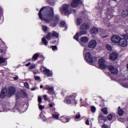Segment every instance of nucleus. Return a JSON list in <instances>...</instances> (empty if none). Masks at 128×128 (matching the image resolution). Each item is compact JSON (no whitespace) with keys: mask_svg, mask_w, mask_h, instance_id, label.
I'll return each mask as SVG.
<instances>
[{"mask_svg":"<svg viewBox=\"0 0 128 128\" xmlns=\"http://www.w3.org/2000/svg\"><path fill=\"white\" fill-rule=\"evenodd\" d=\"M124 112L122 109L120 108V106H119L118 108V114L119 116H122L124 114Z\"/></svg>","mask_w":128,"mask_h":128,"instance_id":"23","label":"nucleus"},{"mask_svg":"<svg viewBox=\"0 0 128 128\" xmlns=\"http://www.w3.org/2000/svg\"><path fill=\"white\" fill-rule=\"evenodd\" d=\"M102 128H108V126L106 124H103L102 126Z\"/></svg>","mask_w":128,"mask_h":128,"instance_id":"48","label":"nucleus"},{"mask_svg":"<svg viewBox=\"0 0 128 128\" xmlns=\"http://www.w3.org/2000/svg\"><path fill=\"white\" fill-rule=\"evenodd\" d=\"M70 118H68L66 116H62L60 117V120L62 122H68Z\"/></svg>","mask_w":128,"mask_h":128,"instance_id":"19","label":"nucleus"},{"mask_svg":"<svg viewBox=\"0 0 128 128\" xmlns=\"http://www.w3.org/2000/svg\"><path fill=\"white\" fill-rule=\"evenodd\" d=\"M102 111L104 114H108V108H104L102 109Z\"/></svg>","mask_w":128,"mask_h":128,"instance_id":"29","label":"nucleus"},{"mask_svg":"<svg viewBox=\"0 0 128 128\" xmlns=\"http://www.w3.org/2000/svg\"><path fill=\"white\" fill-rule=\"evenodd\" d=\"M80 102L81 104H82V98H80Z\"/></svg>","mask_w":128,"mask_h":128,"instance_id":"57","label":"nucleus"},{"mask_svg":"<svg viewBox=\"0 0 128 128\" xmlns=\"http://www.w3.org/2000/svg\"><path fill=\"white\" fill-rule=\"evenodd\" d=\"M38 17L41 20H44L45 22L50 24V26L54 28L56 26L60 20V17L58 16H54V8L52 7H43L41 8L38 12Z\"/></svg>","mask_w":128,"mask_h":128,"instance_id":"1","label":"nucleus"},{"mask_svg":"<svg viewBox=\"0 0 128 128\" xmlns=\"http://www.w3.org/2000/svg\"><path fill=\"white\" fill-rule=\"evenodd\" d=\"M88 50H88V48L86 47L84 48V52H88Z\"/></svg>","mask_w":128,"mask_h":128,"instance_id":"51","label":"nucleus"},{"mask_svg":"<svg viewBox=\"0 0 128 128\" xmlns=\"http://www.w3.org/2000/svg\"><path fill=\"white\" fill-rule=\"evenodd\" d=\"M0 52H2V53L4 52V50H0Z\"/></svg>","mask_w":128,"mask_h":128,"instance_id":"58","label":"nucleus"},{"mask_svg":"<svg viewBox=\"0 0 128 128\" xmlns=\"http://www.w3.org/2000/svg\"><path fill=\"white\" fill-rule=\"evenodd\" d=\"M38 104H42V98H40V96H38Z\"/></svg>","mask_w":128,"mask_h":128,"instance_id":"47","label":"nucleus"},{"mask_svg":"<svg viewBox=\"0 0 128 128\" xmlns=\"http://www.w3.org/2000/svg\"><path fill=\"white\" fill-rule=\"evenodd\" d=\"M14 80H18V76H16L14 78Z\"/></svg>","mask_w":128,"mask_h":128,"instance_id":"53","label":"nucleus"},{"mask_svg":"<svg viewBox=\"0 0 128 128\" xmlns=\"http://www.w3.org/2000/svg\"><path fill=\"white\" fill-rule=\"evenodd\" d=\"M52 44H54L56 43V41H54V42H51Z\"/></svg>","mask_w":128,"mask_h":128,"instance_id":"62","label":"nucleus"},{"mask_svg":"<svg viewBox=\"0 0 128 128\" xmlns=\"http://www.w3.org/2000/svg\"><path fill=\"white\" fill-rule=\"evenodd\" d=\"M52 50H58V48L56 47V46H52Z\"/></svg>","mask_w":128,"mask_h":128,"instance_id":"44","label":"nucleus"},{"mask_svg":"<svg viewBox=\"0 0 128 128\" xmlns=\"http://www.w3.org/2000/svg\"><path fill=\"white\" fill-rule=\"evenodd\" d=\"M98 6H100V8H102V6H102V4H100V3H98Z\"/></svg>","mask_w":128,"mask_h":128,"instance_id":"60","label":"nucleus"},{"mask_svg":"<svg viewBox=\"0 0 128 128\" xmlns=\"http://www.w3.org/2000/svg\"><path fill=\"white\" fill-rule=\"evenodd\" d=\"M80 113H78L75 116V120H76L78 121V120H80Z\"/></svg>","mask_w":128,"mask_h":128,"instance_id":"34","label":"nucleus"},{"mask_svg":"<svg viewBox=\"0 0 128 128\" xmlns=\"http://www.w3.org/2000/svg\"><path fill=\"white\" fill-rule=\"evenodd\" d=\"M98 67L100 68H106V60H104L100 59L98 60Z\"/></svg>","mask_w":128,"mask_h":128,"instance_id":"14","label":"nucleus"},{"mask_svg":"<svg viewBox=\"0 0 128 128\" xmlns=\"http://www.w3.org/2000/svg\"><path fill=\"white\" fill-rule=\"evenodd\" d=\"M4 112V108H2V105H0V112Z\"/></svg>","mask_w":128,"mask_h":128,"instance_id":"45","label":"nucleus"},{"mask_svg":"<svg viewBox=\"0 0 128 128\" xmlns=\"http://www.w3.org/2000/svg\"><path fill=\"white\" fill-rule=\"evenodd\" d=\"M108 68L112 74H118V68H114V66L111 65L109 66Z\"/></svg>","mask_w":128,"mask_h":128,"instance_id":"16","label":"nucleus"},{"mask_svg":"<svg viewBox=\"0 0 128 128\" xmlns=\"http://www.w3.org/2000/svg\"><path fill=\"white\" fill-rule=\"evenodd\" d=\"M85 58L90 64H94L98 61V58L96 56L92 55L90 52H88L85 54Z\"/></svg>","mask_w":128,"mask_h":128,"instance_id":"4","label":"nucleus"},{"mask_svg":"<svg viewBox=\"0 0 128 128\" xmlns=\"http://www.w3.org/2000/svg\"><path fill=\"white\" fill-rule=\"evenodd\" d=\"M118 44L120 46H122V48H124L128 46V40H126L124 38H120V40L119 41V43H118Z\"/></svg>","mask_w":128,"mask_h":128,"instance_id":"10","label":"nucleus"},{"mask_svg":"<svg viewBox=\"0 0 128 128\" xmlns=\"http://www.w3.org/2000/svg\"><path fill=\"white\" fill-rule=\"evenodd\" d=\"M90 25L88 23L84 22L81 25L80 30H90Z\"/></svg>","mask_w":128,"mask_h":128,"instance_id":"20","label":"nucleus"},{"mask_svg":"<svg viewBox=\"0 0 128 128\" xmlns=\"http://www.w3.org/2000/svg\"><path fill=\"white\" fill-rule=\"evenodd\" d=\"M38 56H40V53L34 54L32 57V60H36L38 58Z\"/></svg>","mask_w":128,"mask_h":128,"instance_id":"25","label":"nucleus"},{"mask_svg":"<svg viewBox=\"0 0 128 128\" xmlns=\"http://www.w3.org/2000/svg\"><path fill=\"white\" fill-rule=\"evenodd\" d=\"M34 68H36V64H32L30 66L29 68H30V70H34Z\"/></svg>","mask_w":128,"mask_h":128,"instance_id":"36","label":"nucleus"},{"mask_svg":"<svg viewBox=\"0 0 128 128\" xmlns=\"http://www.w3.org/2000/svg\"><path fill=\"white\" fill-rule=\"evenodd\" d=\"M98 45V42L96 40H90L88 44V46L89 48H95Z\"/></svg>","mask_w":128,"mask_h":128,"instance_id":"9","label":"nucleus"},{"mask_svg":"<svg viewBox=\"0 0 128 128\" xmlns=\"http://www.w3.org/2000/svg\"><path fill=\"white\" fill-rule=\"evenodd\" d=\"M6 62V58L4 57H0V64Z\"/></svg>","mask_w":128,"mask_h":128,"instance_id":"33","label":"nucleus"},{"mask_svg":"<svg viewBox=\"0 0 128 128\" xmlns=\"http://www.w3.org/2000/svg\"><path fill=\"white\" fill-rule=\"evenodd\" d=\"M31 90H36V87L32 88Z\"/></svg>","mask_w":128,"mask_h":128,"instance_id":"56","label":"nucleus"},{"mask_svg":"<svg viewBox=\"0 0 128 128\" xmlns=\"http://www.w3.org/2000/svg\"><path fill=\"white\" fill-rule=\"evenodd\" d=\"M90 109L92 112H96V108L94 106H92Z\"/></svg>","mask_w":128,"mask_h":128,"instance_id":"35","label":"nucleus"},{"mask_svg":"<svg viewBox=\"0 0 128 128\" xmlns=\"http://www.w3.org/2000/svg\"><path fill=\"white\" fill-rule=\"evenodd\" d=\"M73 2L71 4V6L72 8H76L78 4H82V0H72Z\"/></svg>","mask_w":128,"mask_h":128,"instance_id":"15","label":"nucleus"},{"mask_svg":"<svg viewBox=\"0 0 128 128\" xmlns=\"http://www.w3.org/2000/svg\"><path fill=\"white\" fill-rule=\"evenodd\" d=\"M78 94L76 93H74L70 95H68L65 99V102L67 104H72V106H76L78 104V100H76Z\"/></svg>","mask_w":128,"mask_h":128,"instance_id":"3","label":"nucleus"},{"mask_svg":"<svg viewBox=\"0 0 128 128\" xmlns=\"http://www.w3.org/2000/svg\"><path fill=\"white\" fill-rule=\"evenodd\" d=\"M86 124H87L88 126V124H90V120H87L86 122Z\"/></svg>","mask_w":128,"mask_h":128,"instance_id":"52","label":"nucleus"},{"mask_svg":"<svg viewBox=\"0 0 128 128\" xmlns=\"http://www.w3.org/2000/svg\"><path fill=\"white\" fill-rule=\"evenodd\" d=\"M42 28L44 32H46V30H48V27L46 26H42Z\"/></svg>","mask_w":128,"mask_h":128,"instance_id":"39","label":"nucleus"},{"mask_svg":"<svg viewBox=\"0 0 128 128\" xmlns=\"http://www.w3.org/2000/svg\"><path fill=\"white\" fill-rule=\"evenodd\" d=\"M44 88V86L42 85L40 86V88Z\"/></svg>","mask_w":128,"mask_h":128,"instance_id":"59","label":"nucleus"},{"mask_svg":"<svg viewBox=\"0 0 128 128\" xmlns=\"http://www.w3.org/2000/svg\"><path fill=\"white\" fill-rule=\"evenodd\" d=\"M38 106L40 110H44V106H42L40 104H38Z\"/></svg>","mask_w":128,"mask_h":128,"instance_id":"32","label":"nucleus"},{"mask_svg":"<svg viewBox=\"0 0 128 128\" xmlns=\"http://www.w3.org/2000/svg\"><path fill=\"white\" fill-rule=\"evenodd\" d=\"M40 118H42V120H44V122H45V120H46V117L44 116V114H42V113L40 114Z\"/></svg>","mask_w":128,"mask_h":128,"instance_id":"31","label":"nucleus"},{"mask_svg":"<svg viewBox=\"0 0 128 128\" xmlns=\"http://www.w3.org/2000/svg\"><path fill=\"white\" fill-rule=\"evenodd\" d=\"M44 88L48 90L47 92L49 94H54V87H51L48 85H46L44 87Z\"/></svg>","mask_w":128,"mask_h":128,"instance_id":"12","label":"nucleus"},{"mask_svg":"<svg viewBox=\"0 0 128 128\" xmlns=\"http://www.w3.org/2000/svg\"><path fill=\"white\" fill-rule=\"evenodd\" d=\"M52 38V33H48V34L46 36V38L47 40H50Z\"/></svg>","mask_w":128,"mask_h":128,"instance_id":"28","label":"nucleus"},{"mask_svg":"<svg viewBox=\"0 0 128 128\" xmlns=\"http://www.w3.org/2000/svg\"><path fill=\"white\" fill-rule=\"evenodd\" d=\"M100 106H101V108H102V105L100 104Z\"/></svg>","mask_w":128,"mask_h":128,"instance_id":"63","label":"nucleus"},{"mask_svg":"<svg viewBox=\"0 0 128 128\" xmlns=\"http://www.w3.org/2000/svg\"><path fill=\"white\" fill-rule=\"evenodd\" d=\"M108 18H109L108 16Z\"/></svg>","mask_w":128,"mask_h":128,"instance_id":"64","label":"nucleus"},{"mask_svg":"<svg viewBox=\"0 0 128 128\" xmlns=\"http://www.w3.org/2000/svg\"><path fill=\"white\" fill-rule=\"evenodd\" d=\"M60 12L61 14H65L66 16H68V14H70L72 12V14H76V11L74 9L70 8V4H64L62 8H60Z\"/></svg>","mask_w":128,"mask_h":128,"instance_id":"2","label":"nucleus"},{"mask_svg":"<svg viewBox=\"0 0 128 128\" xmlns=\"http://www.w3.org/2000/svg\"><path fill=\"white\" fill-rule=\"evenodd\" d=\"M90 40V39L86 37V36H82L80 38V44L81 46H83V48H84L86 46V44Z\"/></svg>","mask_w":128,"mask_h":128,"instance_id":"8","label":"nucleus"},{"mask_svg":"<svg viewBox=\"0 0 128 128\" xmlns=\"http://www.w3.org/2000/svg\"><path fill=\"white\" fill-rule=\"evenodd\" d=\"M41 72H43L44 74L48 76V78H52V71L48 69L44 66H42L40 68Z\"/></svg>","mask_w":128,"mask_h":128,"instance_id":"5","label":"nucleus"},{"mask_svg":"<svg viewBox=\"0 0 128 128\" xmlns=\"http://www.w3.org/2000/svg\"><path fill=\"white\" fill-rule=\"evenodd\" d=\"M52 116L54 118L58 120L60 116V114H58V113H54V114H52Z\"/></svg>","mask_w":128,"mask_h":128,"instance_id":"27","label":"nucleus"},{"mask_svg":"<svg viewBox=\"0 0 128 128\" xmlns=\"http://www.w3.org/2000/svg\"><path fill=\"white\" fill-rule=\"evenodd\" d=\"M90 32L91 34H96L98 32V28H97L94 27L90 29Z\"/></svg>","mask_w":128,"mask_h":128,"instance_id":"22","label":"nucleus"},{"mask_svg":"<svg viewBox=\"0 0 128 128\" xmlns=\"http://www.w3.org/2000/svg\"><path fill=\"white\" fill-rule=\"evenodd\" d=\"M14 94H16V88L14 86L9 87L8 92H7L8 96L10 98L12 96H14Z\"/></svg>","mask_w":128,"mask_h":128,"instance_id":"7","label":"nucleus"},{"mask_svg":"<svg viewBox=\"0 0 128 128\" xmlns=\"http://www.w3.org/2000/svg\"><path fill=\"white\" fill-rule=\"evenodd\" d=\"M118 54L116 52H112L110 54V58L111 60H116L118 58Z\"/></svg>","mask_w":128,"mask_h":128,"instance_id":"18","label":"nucleus"},{"mask_svg":"<svg viewBox=\"0 0 128 128\" xmlns=\"http://www.w3.org/2000/svg\"><path fill=\"white\" fill-rule=\"evenodd\" d=\"M66 22H64V21H62L60 22V26H61V28H62L64 26H66Z\"/></svg>","mask_w":128,"mask_h":128,"instance_id":"37","label":"nucleus"},{"mask_svg":"<svg viewBox=\"0 0 128 128\" xmlns=\"http://www.w3.org/2000/svg\"><path fill=\"white\" fill-rule=\"evenodd\" d=\"M26 93L24 90L21 91L20 92H17L16 94V100H20L21 98H26Z\"/></svg>","mask_w":128,"mask_h":128,"instance_id":"13","label":"nucleus"},{"mask_svg":"<svg viewBox=\"0 0 128 128\" xmlns=\"http://www.w3.org/2000/svg\"><path fill=\"white\" fill-rule=\"evenodd\" d=\"M82 24V20L81 18H77L76 24L77 26H80Z\"/></svg>","mask_w":128,"mask_h":128,"instance_id":"26","label":"nucleus"},{"mask_svg":"<svg viewBox=\"0 0 128 128\" xmlns=\"http://www.w3.org/2000/svg\"><path fill=\"white\" fill-rule=\"evenodd\" d=\"M88 34V32L86 30L80 31L79 33L77 32L74 37V40H76L78 41V38H80V36H84V34Z\"/></svg>","mask_w":128,"mask_h":128,"instance_id":"11","label":"nucleus"},{"mask_svg":"<svg viewBox=\"0 0 128 128\" xmlns=\"http://www.w3.org/2000/svg\"><path fill=\"white\" fill-rule=\"evenodd\" d=\"M24 86L25 88H30V84H28V82H26L24 84Z\"/></svg>","mask_w":128,"mask_h":128,"instance_id":"38","label":"nucleus"},{"mask_svg":"<svg viewBox=\"0 0 128 128\" xmlns=\"http://www.w3.org/2000/svg\"><path fill=\"white\" fill-rule=\"evenodd\" d=\"M122 86L124 88H128V84H123Z\"/></svg>","mask_w":128,"mask_h":128,"instance_id":"50","label":"nucleus"},{"mask_svg":"<svg viewBox=\"0 0 128 128\" xmlns=\"http://www.w3.org/2000/svg\"><path fill=\"white\" fill-rule=\"evenodd\" d=\"M42 42H43V44H44V46H47L48 45V41L46 40V38H43L42 39Z\"/></svg>","mask_w":128,"mask_h":128,"instance_id":"30","label":"nucleus"},{"mask_svg":"<svg viewBox=\"0 0 128 128\" xmlns=\"http://www.w3.org/2000/svg\"><path fill=\"white\" fill-rule=\"evenodd\" d=\"M52 34V36L53 38H58V36H60V34L56 32H53Z\"/></svg>","mask_w":128,"mask_h":128,"instance_id":"24","label":"nucleus"},{"mask_svg":"<svg viewBox=\"0 0 128 128\" xmlns=\"http://www.w3.org/2000/svg\"><path fill=\"white\" fill-rule=\"evenodd\" d=\"M43 98H44V100H48V96L46 95H44L43 96Z\"/></svg>","mask_w":128,"mask_h":128,"instance_id":"49","label":"nucleus"},{"mask_svg":"<svg viewBox=\"0 0 128 128\" xmlns=\"http://www.w3.org/2000/svg\"><path fill=\"white\" fill-rule=\"evenodd\" d=\"M106 48H107V50H112V46H110V45L107 44L106 45Z\"/></svg>","mask_w":128,"mask_h":128,"instance_id":"41","label":"nucleus"},{"mask_svg":"<svg viewBox=\"0 0 128 128\" xmlns=\"http://www.w3.org/2000/svg\"><path fill=\"white\" fill-rule=\"evenodd\" d=\"M6 96H8V89L5 88L2 90L0 98H4Z\"/></svg>","mask_w":128,"mask_h":128,"instance_id":"17","label":"nucleus"},{"mask_svg":"<svg viewBox=\"0 0 128 128\" xmlns=\"http://www.w3.org/2000/svg\"><path fill=\"white\" fill-rule=\"evenodd\" d=\"M49 106L50 108H54V104H49Z\"/></svg>","mask_w":128,"mask_h":128,"instance_id":"54","label":"nucleus"},{"mask_svg":"<svg viewBox=\"0 0 128 128\" xmlns=\"http://www.w3.org/2000/svg\"><path fill=\"white\" fill-rule=\"evenodd\" d=\"M104 116L100 114L98 116V120H104Z\"/></svg>","mask_w":128,"mask_h":128,"instance_id":"40","label":"nucleus"},{"mask_svg":"<svg viewBox=\"0 0 128 128\" xmlns=\"http://www.w3.org/2000/svg\"><path fill=\"white\" fill-rule=\"evenodd\" d=\"M34 78L36 80H40V78L38 76H34Z\"/></svg>","mask_w":128,"mask_h":128,"instance_id":"43","label":"nucleus"},{"mask_svg":"<svg viewBox=\"0 0 128 128\" xmlns=\"http://www.w3.org/2000/svg\"><path fill=\"white\" fill-rule=\"evenodd\" d=\"M122 16H123V18H126V16H128V8L126 9H124L122 12Z\"/></svg>","mask_w":128,"mask_h":128,"instance_id":"21","label":"nucleus"},{"mask_svg":"<svg viewBox=\"0 0 128 128\" xmlns=\"http://www.w3.org/2000/svg\"><path fill=\"white\" fill-rule=\"evenodd\" d=\"M34 74H36V72H33Z\"/></svg>","mask_w":128,"mask_h":128,"instance_id":"61","label":"nucleus"},{"mask_svg":"<svg viewBox=\"0 0 128 128\" xmlns=\"http://www.w3.org/2000/svg\"><path fill=\"white\" fill-rule=\"evenodd\" d=\"M121 38L122 37L118 36V35L114 34L112 36L111 41L114 44H118Z\"/></svg>","mask_w":128,"mask_h":128,"instance_id":"6","label":"nucleus"},{"mask_svg":"<svg viewBox=\"0 0 128 128\" xmlns=\"http://www.w3.org/2000/svg\"><path fill=\"white\" fill-rule=\"evenodd\" d=\"M108 118L109 120H112V114L108 115Z\"/></svg>","mask_w":128,"mask_h":128,"instance_id":"42","label":"nucleus"},{"mask_svg":"<svg viewBox=\"0 0 128 128\" xmlns=\"http://www.w3.org/2000/svg\"><path fill=\"white\" fill-rule=\"evenodd\" d=\"M16 106H18V105H16L15 108L12 109V112H18V109H16Z\"/></svg>","mask_w":128,"mask_h":128,"instance_id":"46","label":"nucleus"},{"mask_svg":"<svg viewBox=\"0 0 128 128\" xmlns=\"http://www.w3.org/2000/svg\"><path fill=\"white\" fill-rule=\"evenodd\" d=\"M30 66V62H29L28 64H26V66Z\"/></svg>","mask_w":128,"mask_h":128,"instance_id":"55","label":"nucleus"}]
</instances>
